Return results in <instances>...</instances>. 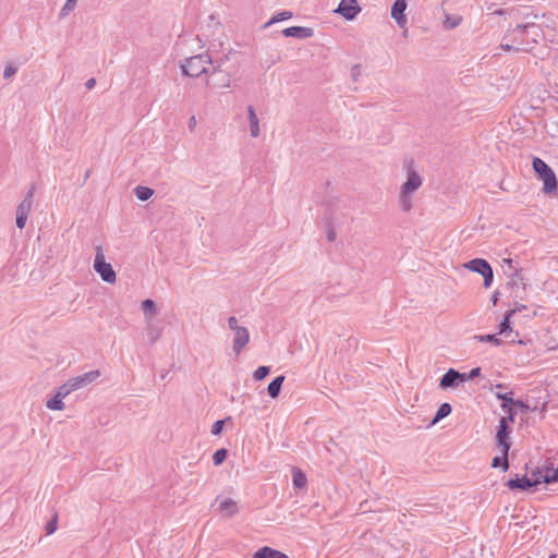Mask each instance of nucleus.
I'll use <instances>...</instances> for the list:
<instances>
[{
  "mask_svg": "<svg viewBox=\"0 0 558 558\" xmlns=\"http://www.w3.org/2000/svg\"><path fill=\"white\" fill-rule=\"evenodd\" d=\"M543 36L542 28L536 23L518 24L509 28L502 37L500 48L505 51L529 52Z\"/></svg>",
  "mask_w": 558,
  "mask_h": 558,
  "instance_id": "obj_1",
  "label": "nucleus"
},
{
  "mask_svg": "<svg viewBox=\"0 0 558 558\" xmlns=\"http://www.w3.org/2000/svg\"><path fill=\"white\" fill-rule=\"evenodd\" d=\"M221 62H215L211 60L208 53H199L190 58H186L181 64V69L184 75L191 77H198L202 74L214 75L216 73H222L220 70Z\"/></svg>",
  "mask_w": 558,
  "mask_h": 558,
  "instance_id": "obj_2",
  "label": "nucleus"
},
{
  "mask_svg": "<svg viewBox=\"0 0 558 558\" xmlns=\"http://www.w3.org/2000/svg\"><path fill=\"white\" fill-rule=\"evenodd\" d=\"M422 177L414 170H409L407 181L401 185L399 204L402 211L408 213L412 208L411 195L422 186Z\"/></svg>",
  "mask_w": 558,
  "mask_h": 558,
  "instance_id": "obj_3",
  "label": "nucleus"
},
{
  "mask_svg": "<svg viewBox=\"0 0 558 558\" xmlns=\"http://www.w3.org/2000/svg\"><path fill=\"white\" fill-rule=\"evenodd\" d=\"M532 167L537 178L544 182L543 192L551 194L557 190V178L553 169L541 158L534 157Z\"/></svg>",
  "mask_w": 558,
  "mask_h": 558,
  "instance_id": "obj_4",
  "label": "nucleus"
},
{
  "mask_svg": "<svg viewBox=\"0 0 558 558\" xmlns=\"http://www.w3.org/2000/svg\"><path fill=\"white\" fill-rule=\"evenodd\" d=\"M94 269L105 282H107V283L116 282V280H117L116 271L113 270L111 264H109L105 260V256H104L101 246L96 247Z\"/></svg>",
  "mask_w": 558,
  "mask_h": 558,
  "instance_id": "obj_5",
  "label": "nucleus"
},
{
  "mask_svg": "<svg viewBox=\"0 0 558 558\" xmlns=\"http://www.w3.org/2000/svg\"><path fill=\"white\" fill-rule=\"evenodd\" d=\"M511 421L509 417L502 416L499 420V424L496 432V446L501 453H507L510 450L511 441H510V432L511 428L509 423Z\"/></svg>",
  "mask_w": 558,
  "mask_h": 558,
  "instance_id": "obj_6",
  "label": "nucleus"
},
{
  "mask_svg": "<svg viewBox=\"0 0 558 558\" xmlns=\"http://www.w3.org/2000/svg\"><path fill=\"white\" fill-rule=\"evenodd\" d=\"M465 268L471 271L477 272L484 278V287L489 288L493 283L494 271L492 266L486 259L483 258H474L465 264Z\"/></svg>",
  "mask_w": 558,
  "mask_h": 558,
  "instance_id": "obj_7",
  "label": "nucleus"
},
{
  "mask_svg": "<svg viewBox=\"0 0 558 558\" xmlns=\"http://www.w3.org/2000/svg\"><path fill=\"white\" fill-rule=\"evenodd\" d=\"M361 12L357 0H341L335 13L340 14L348 21H352Z\"/></svg>",
  "mask_w": 558,
  "mask_h": 558,
  "instance_id": "obj_8",
  "label": "nucleus"
},
{
  "mask_svg": "<svg viewBox=\"0 0 558 558\" xmlns=\"http://www.w3.org/2000/svg\"><path fill=\"white\" fill-rule=\"evenodd\" d=\"M407 7L408 4L405 0H396L391 7V17L396 21L400 28L404 29V34L407 33L408 24V20L404 13Z\"/></svg>",
  "mask_w": 558,
  "mask_h": 558,
  "instance_id": "obj_9",
  "label": "nucleus"
},
{
  "mask_svg": "<svg viewBox=\"0 0 558 558\" xmlns=\"http://www.w3.org/2000/svg\"><path fill=\"white\" fill-rule=\"evenodd\" d=\"M233 331V341H232V349L234 353L238 355L242 352V350L250 342V332L246 327L241 326L240 328H236Z\"/></svg>",
  "mask_w": 558,
  "mask_h": 558,
  "instance_id": "obj_10",
  "label": "nucleus"
},
{
  "mask_svg": "<svg viewBox=\"0 0 558 558\" xmlns=\"http://www.w3.org/2000/svg\"><path fill=\"white\" fill-rule=\"evenodd\" d=\"M541 484V478L531 480L526 476L510 478L506 485L510 490H529Z\"/></svg>",
  "mask_w": 558,
  "mask_h": 558,
  "instance_id": "obj_11",
  "label": "nucleus"
},
{
  "mask_svg": "<svg viewBox=\"0 0 558 558\" xmlns=\"http://www.w3.org/2000/svg\"><path fill=\"white\" fill-rule=\"evenodd\" d=\"M100 376V372L98 369L89 371L87 373H84L82 375L75 376L70 378L71 386L73 387L74 391L78 390L81 388L86 387L87 385L95 381Z\"/></svg>",
  "mask_w": 558,
  "mask_h": 558,
  "instance_id": "obj_12",
  "label": "nucleus"
},
{
  "mask_svg": "<svg viewBox=\"0 0 558 558\" xmlns=\"http://www.w3.org/2000/svg\"><path fill=\"white\" fill-rule=\"evenodd\" d=\"M461 383V373L454 368H449L439 379L438 386L440 389H449L457 388Z\"/></svg>",
  "mask_w": 558,
  "mask_h": 558,
  "instance_id": "obj_13",
  "label": "nucleus"
},
{
  "mask_svg": "<svg viewBox=\"0 0 558 558\" xmlns=\"http://www.w3.org/2000/svg\"><path fill=\"white\" fill-rule=\"evenodd\" d=\"M282 34L286 37L311 38L314 35V31L311 27L291 26V27L284 28L282 31Z\"/></svg>",
  "mask_w": 558,
  "mask_h": 558,
  "instance_id": "obj_14",
  "label": "nucleus"
},
{
  "mask_svg": "<svg viewBox=\"0 0 558 558\" xmlns=\"http://www.w3.org/2000/svg\"><path fill=\"white\" fill-rule=\"evenodd\" d=\"M496 397H497V399L502 401L501 409L504 411L508 412L507 417H509V420L511 422H513L515 413L512 410V405L515 400H513V398H512V392L510 391V392H505V393H497Z\"/></svg>",
  "mask_w": 558,
  "mask_h": 558,
  "instance_id": "obj_15",
  "label": "nucleus"
},
{
  "mask_svg": "<svg viewBox=\"0 0 558 558\" xmlns=\"http://www.w3.org/2000/svg\"><path fill=\"white\" fill-rule=\"evenodd\" d=\"M218 511L225 517H232L239 512L238 502L231 498H226L219 502Z\"/></svg>",
  "mask_w": 558,
  "mask_h": 558,
  "instance_id": "obj_16",
  "label": "nucleus"
},
{
  "mask_svg": "<svg viewBox=\"0 0 558 558\" xmlns=\"http://www.w3.org/2000/svg\"><path fill=\"white\" fill-rule=\"evenodd\" d=\"M33 195H34V187H32L27 192L25 198L16 207V216L28 217V214L31 211L32 204H33V201H32Z\"/></svg>",
  "mask_w": 558,
  "mask_h": 558,
  "instance_id": "obj_17",
  "label": "nucleus"
},
{
  "mask_svg": "<svg viewBox=\"0 0 558 558\" xmlns=\"http://www.w3.org/2000/svg\"><path fill=\"white\" fill-rule=\"evenodd\" d=\"M247 118L250 123V133L252 137H257L260 133L259 121L253 106L247 107Z\"/></svg>",
  "mask_w": 558,
  "mask_h": 558,
  "instance_id": "obj_18",
  "label": "nucleus"
},
{
  "mask_svg": "<svg viewBox=\"0 0 558 558\" xmlns=\"http://www.w3.org/2000/svg\"><path fill=\"white\" fill-rule=\"evenodd\" d=\"M253 558H289L284 553L264 546L255 551Z\"/></svg>",
  "mask_w": 558,
  "mask_h": 558,
  "instance_id": "obj_19",
  "label": "nucleus"
},
{
  "mask_svg": "<svg viewBox=\"0 0 558 558\" xmlns=\"http://www.w3.org/2000/svg\"><path fill=\"white\" fill-rule=\"evenodd\" d=\"M286 377L283 375H279L275 377L267 387V392L269 397L272 399L277 398L281 391L282 384L284 381Z\"/></svg>",
  "mask_w": 558,
  "mask_h": 558,
  "instance_id": "obj_20",
  "label": "nucleus"
},
{
  "mask_svg": "<svg viewBox=\"0 0 558 558\" xmlns=\"http://www.w3.org/2000/svg\"><path fill=\"white\" fill-rule=\"evenodd\" d=\"M536 478H541V483H555L558 481V468L547 466L544 471L539 472V476Z\"/></svg>",
  "mask_w": 558,
  "mask_h": 558,
  "instance_id": "obj_21",
  "label": "nucleus"
},
{
  "mask_svg": "<svg viewBox=\"0 0 558 558\" xmlns=\"http://www.w3.org/2000/svg\"><path fill=\"white\" fill-rule=\"evenodd\" d=\"M142 310L148 323L157 315L156 303L151 299H146L142 302Z\"/></svg>",
  "mask_w": 558,
  "mask_h": 558,
  "instance_id": "obj_22",
  "label": "nucleus"
},
{
  "mask_svg": "<svg viewBox=\"0 0 558 558\" xmlns=\"http://www.w3.org/2000/svg\"><path fill=\"white\" fill-rule=\"evenodd\" d=\"M514 315V311H507L502 322L499 324L498 335L507 336L508 332H512L511 317Z\"/></svg>",
  "mask_w": 558,
  "mask_h": 558,
  "instance_id": "obj_23",
  "label": "nucleus"
},
{
  "mask_svg": "<svg viewBox=\"0 0 558 558\" xmlns=\"http://www.w3.org/2000/svg\"><path fill=\"white\" fill-rule=\"evenodd\" d=\"M292 483L295 488L302 489L307 484V477L300 469H294L292 473Z\"/></svg>",
  "mask_w": 558,
  "mask_h": 558,
  "instance_id": "obj_24",
  "label": "nucleus"
},
{
  "mask_svg": "<svg viewBox=\"0 0 558 558\" xmlns=\"http://www.w3.org/2000/svg\"><path fill=\"white\" fill-rule=\"evenodd\" d=\"M451 411H452V408L448 402L440 404L434 418L432 420V424L434 425V424L438 423L439 421H441L442 418L447 417L451 413Z\"/></svg>",
  "mask_w": 558,
  "mask_h": 558,
  "instance_id": "obj_25",
  "label": "nucleus"
},
{
  "mask_svg": "<svg viewBox=\"0 0 558 558\" xmlns=\"http://www.w3.org/2000/svg\"><path fill=\"white\" fill-rule=\"evenodd\" d=\"M508 454H509V452L501 453V456L494 457L493 461H492V466L495 469L501 468L502 471L506 472L509 469Z\"/></svg>",
  "mask_w": 558,
  "mask_h": 558,
  "instance_id": "obj_26",
  "label": "nucleus"
},
{
  "mask_svg": "<svg viewBox=\"0 0 558 558\" xmlns=\"http://www.w3.org/2000/svg\"><path fill=\"white\" fill-rule=\"evenodd\" d=\"M134 194L140 201H147L154 194V191L148 186L138 185L134 189Z\"/></svg>",
  "mask_w": 558,
  "mask_h": 558,
  "instance_id": "obj_27",
  "label": "nucleus"
},
{
  "mask_svg": "<svg viewBox=\"0 0 558 558\" xmlns=\"http://www.w3.org/2000/svg\"><path fill=\"white\" fill-rule=\"evenodd\" d=\"M474 339L480 341V342H489L492 344H494L495 347H499L501 344V340L499 338H497L496 335L494 333H488V335H477V336H474Z\"/></svg>",
  "mask_w": 558,
  "mask_h": 558,
  "instance_id": "obj_28",
  "label": "nucleus"
},
{
  "mask_svg": "<svg viewBox=\"0 0 558 558\" xmlns=\"http://www.w3.org/2000/svg\"><path fill=\"white\" fill-rule=\"evenodd\" d=\"M46 407L49 410L61 411L64 409L63 399L54 395L51 399L46 402Z\"/></svg>",
  "mask_w": 558,
  "mask_h": 558,
  "instance_id": "obj_29",
  "label": "nucleus"
},
{
  "mask_svg": "<svg viewBox=\"0 0 558 558\" xmlns=\"http://www.w3.org/2000/svg\"><path fill=\"white\" fill-rule=\"evenodd\" d=\"M509 284L511 287H522L524 288V282H523V277L521 275V271L520 269L515 270V271H512L509 274Z\"/></svg>",
  "mask_w": 558,
  "mask_h": 558,
  "instance_id": "obj_30",
  "label": "nucleus"
},
{
  "mask_svg": "<svg viewBox=\"0 0 558 558\" xmlns=\"http://www.w3.org/2000/svg\"><path fill=\"white\" fill-rule=\"evenodd\" d=\"M293 16L292 12L291 11H282V12H279L277 13L276 15H274L266 24V26L268 25H271L274 23H278V22H281V21H286V20H289Z\"/></svg>",
  "mask_w": 558,
  "mask_h": 558,
  "instance_id": "obj_31",
  "label": "nucleus"
},
{
  "mask_svg": "<svg viewBox=\"0 0 558 558\" xmlns=\"http://www.w3.org/2000/svg\"><path fill=\"white\" fill-rule=\"evenodd\" d=\"M74 389L73 387L71 386V383L70 380L65 381L64 384H62L58 389H57V392L56 395L62 399H64L65 397H68L71 392H73Z\"/></svg>",
  "mask_w": 558,
  "mask_h": 558,
  "instance_id": "obj_32",
  "label": "nucleus"
},
{
  "mask_svg": "<svg viewBox=\"0 0 558 558\" xmlns=\"http://www.w3.org/2000/svg\"><path fill=\"white\" fill-rule=\"evenodd\" d=\"M502 268L507 276H509L510 272L518 270V263L514 262L511 258H504L502 259Z\"/></svg>",
  "mask_w": 558,
  "mask_h": 558,
  "instance_id": "obj_33",
  "label": "nucleus"
},
{
  "mask_svg": "<svg viewBox=\"0 0 558 558\" xmlns=\"http://www.w3.org/2000/svg\"><path fill=\"white\" fill-rule=\"evenodd\" d=\"M77 0H66L64 5L61 8L59 12V17L63 19L75 7H76Z\"/></svg>",
  "mask_w": 558,
  "mask_h": 558,
  "instance_id": "obj_34",
  "label": "nucleus"
},
{
  "mask_svg": "<svg viewBox=\"0 0 558 558\" xmlns=\"http://www.w3.org/2000/svg\"><path fill=\"white\" fill-rule=\"evenodd\" d=\"M228 450L225 448L218 449L213 454V462L215 465H220L227 458Z\"/></svg>",
  "mask_w": 558,
  "mask_h": 558,
  "instance_id": "obj_35",
  "label": "nucleus"
},
{
  "mask_svg": "<svg viewBox=\"0 0 558 558\" xmlns=\"http://www.w3.org/2000/svg\"><path fill=\"white\" fill-rule=\"evenodd\" d=\"M270 373V368L268 366H259L253 373V378L255 380H262Z\"/></svg>",
  "mask_w": 558,
  "mask_h": 558,
  "instance_id": "obj_36",
  "label": "nucleus"
},
{
  "mask_svg": "<svg viewBox=\"0 0 558 558\" xmlns=\"http://www.w3.org/2000/svg\"><path fill=\"white\" fill-rule=\"evenodd\" d=\"M481 375V367H474L469 373H461V380L465 383L472 380Z\"/></svg>",
  "mask_w": 558,
  "mask_h": 558,
  "instance_id": "obj_37",
  "label": "nucleus"
},
{
  "mask_svg": "<svg viewBox=\"0 0 558 558\" xmlns=\"http://www.w3.org/2000/svg\"><path fill=\"white\" fill-rule=\"evenodd\" d=\"M147 337L151 343H154L160 337V330L156 327H153L150 324L148 326Z\"/></svg>",
  "mask_w": 558,
  "mask_h": 558,
  "instance_id": "obj_38",
  "label": "nucleus"
},
{
  "mask_svg": "<svg viewBox=\"0 0 558 558\" xmlns=\"http://www.w3.org/2000/svg\"><path fill=\"white\" fill-rule=\"evenodd\" d=\"M225 422H226V420H218V421H216V422L211 425L210 433H211L214 436H218V435H220V434H221V432H222V428H223Z\"/></svg>",
  "mask_w": 558,
  "mask_h": 558,
  "instance_id": "obj_39",
  "label": "nucleus"
},
{
  "mask_svg": "<svg viewBox=\"0 0 558 558\" xmlns=\"http://www.w3.org/2000/svg\"><path fill=\"white\" fill-rule=\"evenodd\" d=\"M17 72V68L12 63L5 65L3 71V78L8 80L12 77Z\"/></svg>",
  "mask_w": 558,
  "mask_h": 558,
  "instance_id": "obj_40",
  "label": "nucleus"
},
{
  "mask_svg": "<svg viewBox=\"0 0 558 558\" xmlns=\"http://www.w3.org/2000/svg\"><path fill=\"white\" fill-rule=\"evenodd\" d=\"M47 535H51L57 530V515L46 524Z\"/></svg>",
  "mask_w": 558,
  "mask_h": 558,
  "instance_id": "obj_41",
  "label": "nucleus"
},
{
  "mask_svg": "<svg viewBox=\"0 0 558 558\" xmlns=\"http://www.w3.org/2000/svg\"><path fill=\"white\" fill-rule=\"evenodd\" d=\"M462 19L459 16V17H454L453 20H449L447 19L445 21V27L446 28H454L457 27L460 23H461Z\"/></svg>",
  "mask_w": 558,
  "mask_h": 558,
  "instance_id": "obj_42",
  "label": "nucleus"
},
{
  "mask_svg": "<svg viewBox=\"0 0 558 558\" xmlns=\"http://www.w3.org/2000/svg\"><path fill=\"white\" fill-rule=\"evenodd\" d=\"M515 407L521 412H527L530 410V407L522 400H515L512 408Z\"/></svg>",
  "mask_w": 558,
  "mask_h": 558,
  "instance_id": "obj_43",
  "label": "nucleus"
},
{
  "mask_svg": "<svg viewBox=\"0 0 558 558\" xmlns=\"http://www.w3.org/2000/svg\"><path fill=\"white\" fill-rule=\"evenodd\" d=\"M228 326L231 330H234L236 328H240L241 326H239V322H238V318L235 316H230L228 318Z\"/></svg>",
  "mask_w": 558,
  "mask_h": 558,
  "instance_id": "obj_44",
  "label": "nucleus"
},
{
  "mask_svg": "<svg viewBox=\"0 0 558 558\" xmlns=\"http://www.w3.org/2000/svg\"><path fill=\"white\" fill-rule=\"evenodd\" d=\"M230 75L225 73L221 80V83L218 85L219 87L228 88L230 87Z\"/></svg>",
  "mask_w": 558,
  "mask_h": 558,
  "instance_id": "obj_45",
  "label": "nucleus"
},
{
  "mask_svg": "<svg viewBox=\"0 0 558 558\" xmlns=\"http://www.w3.org/2000/svg\"><path fill=\"white\" fill-rule=\"evenodd\" d=\"M26 221H27V217H22V216H16V227L19 229H23L26 225Z\"/></svg>",
  "mask_w": 558,
  "mask_h": 558,
  "instance_id": "obj_46",
  "label": "nucleus"
},
{
  "mask_svg": "<svg viewBox=\"0 0 558 558\" xmlns=\"http://www.w3.org/2000/svg\"><path fill=\"white\" fill-rule=\"evenodd\" d=\"M326 236H327L329 242H333L336 240L337 234H336V231H335V229L332 227L328 228Z\"/></svg>",
  "mask_w": 558,
  "mask_h": 558,
  "instance_id": "obj_47",
  "label": "nucleus"
},
{
  "mask_svg": "<svg viewBox=\"0 0 558 558\" xmlns=\"http://www.w3.org/2000/svg\"><path fill=\"white\" fill-rule=\"evenodd\" d=\"M351 75L353 77L354 81L357 80V77L361 75V70H360V65H354L352 66L351 69Z\"/></svg>",
  "mask_w": 558,
  "mask_h": 558,
  "instance_id": "obj_48",
  "label": "nucleus"
},
{
  "mask_svg": "<svg viewBox=\"0 0 558 558\" xmlns=\"http://www.w3.org/2000/svg\"><path fill=\"white\" fill-rule=\"evenodd\" d=\"M95 85H96V80H95L94 77L88 78V80L86 81V83H85V87H86L87 89H93V88L95 87Z\"/></svg>",
  "mask_w": 558,
  "mask_h": 558,
  "instance_id": "obj_49",
  "label": "nucleus"
},
{
  "mask_svg": "<svg viewBox=\"0 0 558 558\" xmlns=\"http://www.w3.org/2000/svg\"><path fill=\"white\" fill-rule=\"evenodd\" d=\"M524 310H526V305H524V304H518V305H515L511 311H514V314H515V313L522 312V311H524Z\"/></svg>",
  "mask_w": 558,
  "mask_h": 558,
  "instance_id": "obj_50",
  "label": "nucleus"
},
{
  "mask_svg": "<svg viewBox=\"0 0 558 558\" xmlns=\"http://www.w3.org/2000/svg\"><path fill=\"white\" fill-rule=\"evenodd\" d=\"M196 124V121H195V117H191L190 121H189V128L190 130H193V128L195 126Z\"/></svg>",
  "mask_w": 558,
  "mask_h": 558,
  "instance_id": "obj_51",
  "label": "nucleus"
},
{
  "mask_svg": "<svg viewBox=\"0 0 558 558\" xmlns=\"http://www.w3.org/2000/svg\"><path fill=\"white\" fill-rule=\"evenodd\" d=\"M493 304L495 305L498 301V292H495L492 296Z\"/></svg>",
  "mask_w": 558,
  "mask_h": 558,
  "instance_id": "obj_52",
  "label": "nucleus"
},
{
  "mask_svg": "<svg viewBox=\"0 0 558 558\" xmlns=\"http://www.w3.org/2000/svg\"><path fill=\"white\" fill-rule=\"evenodd\" d=\"M496 14H502L504 13V10L502 9H499L495 12Z\"/></svg>",
  "mask_w": 558,
  "mask_h": 558,
  "instance_id": "obj_53",
  "label": "nucleus"
},
{
  "mask_svg": "<svg viewBox=\"0 0 558 558\" xmlns=\"http://www.w3.org/2000/svg\"><path fill=\"white\" fill-rule=\"evenodd\" d=\"M88 177H89V170L86 172L85 179H87Z\"/></svg>",
  "mask_w": 558,
  "mask_h": 558,
  "instance_id": "obj_54",
  "label": "nucleus"
},
{
  "mask_svg": "<svg viewBox=\"0 0 558 558\" xmlns=\"http://www.w3.org/2000/svg\"><path fill=\"white\" fill-rule=\"evenodd\" d=\"M549 558H557V555L553 554L549 556Z\"/></svg>",
  "mask_w": 558,
  "mask_h": 558,
  "instance_id": "obj_55",
  "label": "nucleus"
}]
</instances>
